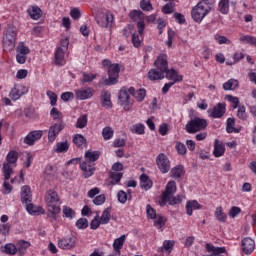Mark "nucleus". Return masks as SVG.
Segmentation results:
<instances>
[{
	"instance_id": "obj_1",
	"label": "nucleus",
	"mask_w": 256,
	"mask_h": 256,
	"mask_svg": "<svg viewBox=\"0 0 256 256\" xmlns=\"http://www.w3.org/2000/svg\"><path fill=\"white\" fill-rule=\"evenodd\" d=\"M213 9V2L211 0H201L191 10V17L195 23H201L204 17H207Z\"/></svg>"
},
{
	"instance_id": "obj_2",
	"label": "nucleus",
	"mask_w": 256,
	"mask_h": 256,
	"mask_svg": "<svg viewBox=\"0 0 256 256\" xmlns=\"http://www.w3.org/2000/svg\"><path fill=\"white\" fill-rule=\"evenodd\" d=\"M17 28L15 26H8L3 31L2 36V47L3 51L11 53L15 49V44L17 43Z\"/></svg>"
},
{
	"instance_id": "obj_3",
	"label": "nucleus",
	"mask_w": 256,
	"mask_h": 256,
	"mask_svg": "<svg viewBox=\"0 0 256 256\" xmlns=\"http://www.w3.org/2000/svg\"><path fill=\"white\" fill-rule=\"evenodd\" d=\"M207 119L195 117L189 120L185 126V130L190 134L193 135L195 133H199V131H205L207 129Z\"/></svg>"
},
{
	"instance_id": "obj_4",
	"label": "nucleus",
	"mask_w": 256,
	"mask_h": 256,
	"mask_svg": "<svg viewBox=\"0 0 256 256\" xmlns=\"http://www.w3.org/2000/svg\"><path fill=\"white\" fill-rule=\"evenodd\" d=\"M45 202L48 209H54V211H59V209H61V199H59L57 191L53 189L46 192Z\"/></svg>"
},
{
	"instance_id": "obj_5",
	"label": "nucleus",
	"mask_w": 256,
	"mask_h": 256,
	"mask_svg": "<svg viewBox=\"0 0 256 256\" xmlns=\"http://www.w3.org/2000/svg\"><path fill=\"white\" fill-rule=\"evenodd\" d=\"M95 21L102 29H107L109 27H113V23H115V16L111 12H106L104 14L96 15Z\"/></svg>"
},
{
	"instance_id": "obj_6",
	"label": "nucleus",
	"mask_w": 256,
	"mask_h": 256,
	"mask_svg": "<svg viewBox=\"0 0 256 256\" xmlns=\"http://www.w3.org/2000/svg\"><path fill=\"white\" fill-rule=\"evenodd\" d=\"M177 193V183L172 180L169 181L166 185L165 191L162 193L160 205L161 207H164V205H167L169 203V200Z\"/></svg>"
},
{
	"instance_id": "obj_7",
	"label": "nucleus",
	"mask_w": 256,
	"mask_h": 256,
	"mask_svg": "<svg viewBox=\"0 0 256 256\" xmlns=\"http://www.w3.org/2000/svg\"><path fill=\"white\" fill-rule=\"evenodd\" d=\"M76 245H77V236L73 234H69L58 240L59 249H64L65 251L75 249Z\"/></svg>"
},
{
	"instance_id": "obj_8",
	"label": "nucleus",
	"mask_w": 256,
	"mask_h": 256,
	"mask_svg": "<svg viewBox=\"0 0 256 256\" xmlns=\"http://www.w3.org/2000/svg\"><path fill=\"white\" fill-rule=\"evenodd\" d=\"M63 129H65V122L63 121L51 125L48 129V143H55Z\"/></svg>"
},
{
	"instance_id": "obj_9",
	"label": "nucleus",
	"mask_w": 256,
	"mask_h": 256,
	"mask_svg": "<svg viewBox=\"0 0 256 256\" xmlns=\"http://www.w3.org/2000/svg\"><path fill=\"white\" fill-rule=\"evenodd\" d=\"M156 164L159 171L163 174L169 173L171 170V161H169V157H167L165 153H160L157 155Z\"/></svg>"
},
{
	"instance_id": "obj_10",
	"label": "nucleus",
	"mask_w": 256,
	"mask_h": 256,
	"mask_svg": "<svg viewBox=\"0 0 256 256\" xmlns=\"http://www.w3.org/2000/svg\"><path fill=\"white\" fill-rule=\"evenodd\" d=\"M121 68L119 64H114L108 68V79L104 80V85H115L117 83V79H119V72Z\"/></svg>"
},
{
	"instance_id": "obj_11",
	"label": "nucleus",
	"mask_w": 256,
	"mask_h": 256,
	"mask_svg": "<svg viewBox=\"0 0 256 256\" xmlns=\"http://www.w3.org/2000/svg\"><path fill=\"white\" fill-rule=\"evenodd\" d=\"M43 137V130H33L29 132L23 139V143L25 145H29V147H33L37 141H39Z\"/></svg>"
},
{
	"instance_id": "obj_12",
	"label": "nucleus",
	"mask_w": 256,
	"mask_h": 256,
	"mask_svg": "<svg viewBox=\"0 0 256 256\" xmlns=\"http://www.w3.org/2000/svg\"><path fill=\"white\" fill-rule=\"evenodd\" d=\"M227 112V107L225 103H218L212 109H208L209 117L212 119H221L223 115Z\"/></svg>"
},
{
	"instance_id": "obj_13",
	"label": "nucleus",
	"mask_w": 256,
	"mask_h": 256,
	"mask_svg": "<svg viewBox=\"0 0 256 256\" xmlns=\"http://www.w3.org/2000/svg\"><path fill=\"white\" fill-rule=\"evenodd\" d=\"M118 99L124 111L131 110V104H129V89H127V87H122L120 89Z\"/></svg>"
},
{
	"instance_id": "obj_14",
	"label": "nucleus",
	"mask_w": 256,
	"mask_h": 256,
	"mask_svg": "<svg viewBox=\"0 0 256 256\" xmlns=\"http://www.w3.org/2000/svg\"><path fill=\"white\" fill-rule=\"evenodd\" d=\"M154 67H156V69L159 71L167 73V70L169 69V60L167 54H160L154 61Z\"/></svg>"
},
{
	"instance_id": "obj_15",
	"label": "nucleus",
	"mask_w": 256,
	"mask_h": 256,
	"mask_svg": "<svg viewBox=\"0 0 256 256\" xmlns=\"http://www.w3.org/2000/svg\"><path fill=\"white\" fill-rule=\"evenodd\" d=\"M75 95L76 99H78L79 101H85L87 99H91V97L95 95V90H93V88L91 87L80 88L75 90Z\"/></svg>"
},
{
	"instance_id": "obj_16",
	"label": "nucleus",
	"mask_w": 256,
	"mask_h": 256,
	"mask_svg": "<svg viewBox=\"0 0 256 256\" xmlns=\"http://www.w3.org/2000/svg\"><path fill=\"white\" fill-rule=\"evenodd\" d=\"M241 249L245 255H251L255 251V240L250 237H246L241 241Z\"/></svg>"
},
{
	"instance_id": "obj_17",
	"label": "nucleus",
	"mask_w": 256,
	"mask_h": 256,
	"mask_svg": "<svg viewBox=\"0 0 256 256\" xmlns=\"http://www.w3.org/2000/svg\"><path fill=\"white\" fill-rule=\"evenodd\" d=\"M27 14L33 21H39V18L43 17V10L37 5H31L27 9Z\"/></svg>"
},
{
	"instance_id": "obj_18",
	"label": "nucleus",
	"mask_w": 256,
	"mask_h": 256,
	"mask_svg": "<svg viewBox=\"0 0 256 256\" xmlns=\"http://www.w3.org/2000/svg\"><path fill=\"white\" fill-rule=\"evenodd\" d=\"M80 169L81 171H83L85 179H89V177H93V175L95 174V165L89 162L80 163Z\"/></svg>"
},
{
	"instance_id": "obj_19",
	"label": "nucleus",
	"mask_w": 256,
	"mask_h": 256,
	"mask_svg": "<svg viewBox=\"0 0 256 256\" xmlns=\"http://www.w3.org/2000/svg\"><path fill=\"white\" fill-rule=\"evenodd\" d=\"M130 95H132L138 103H142V101L145 100V97H147V90L145 88H140L137 91H135L134 87H130L128 89Z\"/></svg>"
},
{
	"instance_id": "obj_20",
	"label": "nucleus",
	"mask_w": 256,
	"mask_h": 256,
	"mask_svg": "<svg viewBox=\"0 0 256 256\" xmlns=\"http://www.w3.org/2000/svg\"><path fill=\"white\" fill-rule=\"evenodd\" d=\"M100 101L102 107L104 109H112L113 108V102H111V92L109 91H102L100 95Z\"/></svg>"
},
{
	"instance_id": "obj_21",
	"label": "nucleus",
	"mask_w": 256,
	"mask_h": 256,
	"mask_svg": "<svg viewBox=\"0 0 256 256\" xmlns=\"http://www.w3.org/2000/svg\"><path fill=\"white\" fill-rule=\"evenodd\" d=\"M165 77L169 79V81H172V83H181L183 81V76L179 75V72L175 69H167L165 72Z\"/></svg>"
},
{
	"instance_id": "obj_22",
	"label": "nucleus",
	"mask_w": 256,
	"mask_h": 256,
	"mask_svg": "<svg viewBox=\"0 0 256 256\" xmlns=\"http://www.w3.org/2000/svg\"><path fill=\"white\" fill-rule=\"evenodd\" d=\"M213 155L214 157H223L225 155V143L223 141L215 139Z\"/></svg>"
},
{
	"instance_id": "obj_23",
	"label": "nucleus",
	"mask_w": 256,
	"mask_h": 256,
	"mask_svg": "<svg viewBox=\"0 0 256 256\" xmlns=\"http://www.w3.org/2000/svg\"><path fill=\"white\" fill-rule=\"evenodd\" d=\"M125 241H127V235L123 234L119 238H116L112 244V247L117 253V255L121 256V249H123V245H125Z\"/></svg>"
},
{
	"instance_id": "obj_24",
	"label": "nucleus",
	"mask_w": 256,
	"mask_h": 256,
	"mask_svg": "<svg viewBox=\"0 0 256 256\" xmlns=\"http://www.w3.org/2000/svg\"><path fill=\"white\" fill-rule=\"evenodd\" d=\"M65 53H67L65 50H61L56 48V51L54 53V59H55V65L58 67H63L67 61L65 60Z\"/></svg>"
},
{
	"instance_id": "obj_25",
	"label": "nucleus",
	"mask_w": 256,
	"mask_h": 256,
	"mask_svg": "<svg viewBox=\"0 0 256 256\" xmlns=\"http://www.w3.org/2000/svg\"><path fill=\"white\" fill-rule=\"evenodd\" d=\"M148 79H150V81H161V79H165V72L158 68L151 69L148 72Z\"/></svg>"
},
{
	"instance_id": "obj_26",
	"label": "nucleus",
	"mask_w": 256,
	"mask_h": 256,
	"mask_svg": "<svg viewBox=\"0 0 256 256\" xmlns=\"http://www.w3.org/2000/svg\"><path fill=\"white\" fill-rule=\"evenodd\" d=\"M32 195H31V187L29 186H23L21 188V201L22 203H24L25 205H29V203H31L32 201Z\"/></svg>"
},
{
	"instance_id": "obj_27",
	"label": "nucleus",
	"mask_w": 256,
	"mask_h": 256,
	"mask_svg": "<svg viewBox=\"0 0 256 256\" xmlns=\"http://www.w3.org/2000/svg\"><path fill=\"white\" fill-rule=\"evenodd\" d=\"M201 209V204L197 200H190L186 202V214L191 217L193 211Z\"/></svg>"
},
{
	"instance_id": "obj_28",
	"label": "nucleus",
	"mask_w": 256,
	"mask_h": 256,
	"mask_svg": "<svg viewBox=\"0 0 256 256\" xmlns=\"http://www.w3.org/2000/svg\"><path fill=\"white\" fill-rule=\"evenodd\" d=\"M185 175V167L183 165H177L170 171V177L172 179H181Z\"/></svg>"
},
{
	"instance_id": "obj_29",
	"label": "nucleus",
	"mask_w": 256,
	"mask_h": 256,
	"mask_svg": "<svg viewBox=\"0 0 256 256\" xmlns=\"http://www.w3.org/2000/svg\"><path fill=\"white\" fill-rule=\"evenodd\" d=\"M26 211L29 213V215H44L45 209L40 206H35L33 203L26 204Z\"/></svg>"
},
{
	"instance_id": "obj_30",
	"label": "nucleus",
	"mask_w": 256,
	"mask_h": 256,
	"mask_svg": "<svg viewBox=\"0 0 256 256\" xmlns=\"http://www.w3.org/2000/svg\"><path fill=\"white\" fill-rule=\"evenodd\" d=\"M25 89L24 86H15L9 94V97L12 99V101H17L21 99V96L24 95L25 92L23 90Z\"/></svg>"
},
{
	"instance_id": "obj_31",
	"label": "nucleus",
	"mask_w": 256,
	"mask_h": 256,
	"mask_svg": "<svg viewBox=\"0 0 256 256\" xmlns=\"http://www.w3.org/2000/svg\"><path fill=\"white\" fill-rule=\"evenodd\" d=\"M72 142L78 149H84V147H87V139L84 138L82 134H75Z\"/></svg>"
},
{
	"instance_id": "obj_32",
	"label": "nucleus",
	"mask_w": 256,
	"mask_h": 256,
	"mask_svg": "<svg viewBox=\"0 0 256 256\" xmlns=\"http://www.w3.org/2000/svg\"><path fill=\"white\" fill-rule=\"evenodd\" d=\"M140 187L144 191H149V189H151V187H153V181H151V179H149V176L147 174H142L140 176Z\"/></svg>"
},
{
	"instance_id": "obj_33",
	"label": "nucleus",
	"mask_w": 256,
	"mask_h": 256,
	"mask_svg": "<svg viewBox=\"0 0 256 256\" xmlns=\"http://www.w3.org/2000/svg\"><path fill=\"white\" fill-rule=\"evenodd\" d=\"M0 251L5 253V255H17V245L13 243H7L4 246H1Z\"/></svg>"
},
{
	"instance_id": "obj_34",
	"label": "nucleus",
	"mask_w": 256,
	"mask_h": 256,
	"mask_svg": "<svg viewBox=\"0 0 256 256\" xmlns=\"http://www.w3.org/2000/svg\"><path fill=\"white\" fill-rule=\"evenodd\" d=\"M99 157H101L100 151L88 150L85 152V159L87 163H95V161L99 160Z\"/></svg>"
},
{
	"instance_id": "obj_35",
	"label": "nucleus",
	"mask_w": 256,
	"mask_h": 256,
	"mask_svg": "<svg viewBox=\"0 0 256 256\" xmlns=\"http://www.w3.org/2000/svg\"><path fill=\"white\" fill-rule=\"evenodd\" d=\"M69 142L66 140L64 142H58L53 147L54 153H67L69 151Z\"/></svg>"
},
{
	"instance_id": "obj_36",
	"label": "nucleus",
	"mask_w": 256,
	"mask_h": 256,
	"mask_svg": "<svg viewBox=\"0 0 256 256\" xmlns=\"http://www.w3.org/2000/svg\"><path fill=\"white\" fill-rule=\"evenodd\" d=\"M31 247V242L25 240H19L16 243V249L20 255H25V251Z\"/></svg>"
},
{
	"instance_id": "obj_37",
	"label": "nucleus",
	"mask_w": 256,
	"mask_h": 256,
	"mask_svg": "<svg viewBox=\"0 0 256 256\" xmlns=\"http://www.w3.org/2000/svg\"><path fill=\"white\" fill-rule=\"evenodd\" d=\"M131 197V190H128V194L124 190H119L117 193V199L122 205H125L128 200L131 201Z\"/></svg>"
},
{
	"instance_id": "obj_38",
	"label": "nucleus",
	"mask_w": 256,
	"mask_h": 256,
	"mask_svg": "<svg viewBox=\"0 0 256 256\" xmlns=\"http://www.w3.org/2000/svg\"><path fill=\"white\" fill-rule=\"evenodd\" d=\"M59 213H61V209L57 211L55 209L48 208L47 221H49V223H51L54 227L57 223V215H59Z\"/></svg>"
},
{
	"instance_id": "obj_39",
	"label": "nucleus",
	"mask_w": 256,
	"mask_h": 256,
	"mask_svg": "<svg viewBox=\"0 0 256 256\" xmlns=\"http://www.w3.org/2000/svg\"><path fill=\"white\" fill-rule=\"evenodd\" d=\"M215 218L219 223H227V214L223 211V207L218 206L214 212Z\"/></svg>"
},
{
	"instance_id": "obj_40",
	"label": "nucleus",
	"mask_w": 256,
	"mask_h": 256,
	"mask_svg": "<svg viewBox=\"0 0 256 256\" xmlns=\"http://www.w3.org/2000/svg\"><path fill=\"white\" fill-rule=\"evenodd\" d=\"M227 133H241V129L235 128V118H228L226 121Z\"/></svg>"
},
{
	"instance_id": "obj_41",
	"label": "nucleus",
	"mask_w": 256,
	"mask_h": 256,
	"mask_svg": "<svg viewBox=\"0 0 256 256\" xmlns=\"http://www.w3.org/2000/svg\"><path fill=\"white\" fill-rule=\"evenodd\" d=\"M239 87V80L229 79L223 84L224 91H235Z\"/></svg>"
},
{
	"instance_id": "obj_42",
	"label": "nucleus",
	"mask_w": 256,
	"mask_h": 256,
	"mask_svg": "<svg viewBox=\"0 0 256 256\" xmlns=\"http://www.w3.org/2000/svg\"><path fill=\"white\" fill-rule=\"evenodd\" d=\"M240 43H243L244 45H252L253 47H256V37L251 35H242L239 38Z\"/></svg>"
},
{
	"instance_id": "obj_43",
	"label": "nucleus",
	"mask_w": 256,
	"mask_h": 256,
	"mask_svg": "<svg viewBox=\"0 0 256 256\" xmlns=\"http://www.w3.org/2000/svg\"><path fill=\"white\" fill-rule=\"evenodd\" d=\"M109 178L111 179L110 185H118V183H121V179H123V173L122 172H110Z\"/></svg>"
},
{
	"instance_id": "obj_44",
	"label": "nucleus",
	"mask_w": 256,
	"mask_h": 256,
	"mask_svg": "<svg viewBox=\"0 0 256 256\" xmlns=\"http://www.w3.org/2000/svg\"><path fill=\"white\" fill-rule=\"evenodd\" d=\"M218 11L222 15H229V0H220L218 3Z\"/></svg>"
},
{
	"instance_id": "obj_45",
	"label": "nucleus",
	"mask_w": 256,
	"mask_h": 256,
	"mask_svg": "<svg viewBox=\"0 0 256 256\" xmlns=\"http://www.w3.org/2000/svg\"><path fill=\"white\" fill-rule=\"evenodd\" d=\"M2 171H3L4 181H9V179H11V175H13V168L11 167V164L4 163Z\"/></svg>"
},
{
	"instance_id": "obj_46",
	"label": "nucleus",
	"mask_w": 256,
	"mask_h": 256,
	"mask_svg": "<svg viewBox=\"0 0 256 256\" xmlns=\"http://www.w3.org/2000/svg\"><path fill=\"white\" fill-rule=\"evenodd\" d=\"M102 225H108L109 221H111V208H106L103 212L101 217H99Z\"/></svg>"
},
{
	"instance_id": "obj_47",
	"label": "nucleus",
	"mask_w": 256,
	"mask_h": 256,
	"mask_svg": "<svg viewBox=\"0 0 256 256\" xmlns=\"http://www.w3.org/2000/svg\"><path fill=\"white\" fill-rule=\"evenodd\" d=\"M113 135H115V131L111 126H106L102 130V137L104 141H109L110 139H113Z\"/></svg>"
},
{
	"instance_id": "obj_48",
	"label": "nucleus",
	"mask_w": 256,
	"mask_h": 256,
	"mask_svg": "<svg viewBox=\"0 0 256 256\" xmlns=\"http://www.w3.org/2000/svg\"><path fill=\"white\" fill-rule=\"evenodd\" d=\"M62 213L63 217H66V219H75L76 212L71 207L63 206Z\"/></svg>"
},
{
	"instance_id": "obj_49",
	"label": "nucleus",
	"mask_w": 256,
	"mask_h": 256,
	"mask_svg": "<svg viewBox=\"0 0 256 256\" xmlns=\"http://www.w3.org/2000/svg\"><path fill=\"white\" fill-rule=\"evenodd\" d=\"M175 12V2H168L162 7V13L164 15H171V13Z\"/></svg>"
},
{
	"instance_id": "obj_50",
	"label": "nucleus",
	"mask_w": 256,
	"mask_h": 256,
	"mask_svg": "<svg viewBox=\"0 0 256 256\" xmlns=\"http://www.w3.org/2000/svg\"><path fill=\"white\" fill-rule=\"evenodd\" d=\"M131 133H134V135H145V125L141 123L134 124L131 128Z\"/></svg>"
},
{
	"instance_id": "obj_51",
	"label": "nucleus",
	"mask_w": 256,
	"mask_h": 256,
	"mask_svg": "<svg viewBox=\"0 0 256 256\" xmlns=\"http://www.w3.org/2000/svg\"><path fill=\"white\" fill-rule=\"evenodd\" d=\"M19 159V153L15 150L10 151L6 156V161L10 165L13 163H17V160Z\"/></svg>"
},
{
	"instance_id": "obj_52",
	"label": "nucleus",
	"mask_w": 256,
	"mask_h": 256,
	"mask_svg": "<svg viewBox=\"0 0 256 256\" xmlns=\"http://www.w3.org/2000/svg\"><path fill=\"white\" fill-rule=\"evenodd\" d=\"M82 77L81 83H93L97 79V74L83 72Z\"/></svg>"
},
{
	"instance_id": "obj_53",
	"label": "nucleus",
	"mask_w": 256,
	"mask_h": 256,
	"mask_svg": "<svg viewBox=\"0 0 256 256\" xmlns=\"http://www.w3.org/2000/svg\"><path fill=\"white\" fill-rule=\"evenodd\" d=\"M131 21H143V12L141 10H132L129 13Z\"/></svg>"
},
{
	"instance_id": "obj_54",
	"label": "nucleus",
	"mask_w": 256,
	"mask_h": 256,
	"mask_svg": "<svg viewBox=\"0 0 256 256\" xmlns=\"http://www.w3.org/2000/svg\"><path fill=\"white\" fill-rule=\"evenodd\" d=\"M89 119L87 118V115H82L77 119L76 122V129H85L87 127Z\"/></svg>"
},
{
	"instance_id": "obj_55",
	"label": "nucleus",
	"mask_w": 256,
	"mask_h": 256,
	"mask_svg": "<svg viewBox=\"0 0 256 256\" xmlns=\"http://www.w3.org/2000/svg\"><path fill=\"white\" fill-rule=\"evenodd\" d=\"M16 52L20 55H25L27 57V55H29V53H31V50L29 49V47L25 46V43L20 42Z\"/></svg>"
},
{
	"instance_id": "obj_56",
	"label": "nucleus",
	"mask_w": 256,
	"mask_h": 256,
	"mask_svg": "<svg viewBox=\"0 0 256 256\" xmlns=\"http://www.w3.org/2000/svg\"><path fill=\"white\" fill-rule=\"evenodd\" d=\"M237 117L238 119H241V121H247V108H245V105H240L238 107Z\"/></svg>"
},
{
	"instance_id": "obj_57",
	"label": "nucleus",
	"mask_w": 256,
	"mask_h": 256,
	"mask_svg": "<svg viewBox=\"0 0 256 256\" xmlns=\"http://www.w3.org/2000/svg\"><path fill=\"white\" fill-rule=\"evenodd\" d=\"M165 223H167V218L158 215L156 216V220L154 221V227H157V229H162V227H165Z\"/></svg>"
},
{
	"instance_id": "obj_58",
	"label": "nucleus",
	"mask_w": 256,
	"mask_h": 256,
	"mask_svg": "<svg viewBox=\"0 0 256 256\" xmlns=\"http://www.w3.org/2000/svg\"><path fill=\"white\" fill-rule=\"evenodd\" d=\"M50 117H52V119H54V121H61V119H63V113H61V111H59V109L53 107L50 110Z\"/></svg>"
},
{
	"instance_id": "obj_59",
	"label": "nucleus",
	"mask_w": 256,
	"mask_h": 256,
	"mask_svg": "<svg viewBox=\"0 0 256 256\" xmlns=\"http://www.w3.org/2000/svg\"><path fill=\"white\" fill-rule=\"evenodd\" d=\"M75 226L79 230L87 229V227H89V220H87L86 218H80L76 221Z\"/></svg>"
},
{
	"instance_id": "obj_60",
	"label": "nucleus",
	"mask_w": 256,
	"mask_h": 256,
	"mask_svg": "<svg viewBox=\"0 0 256 256\" xmlns=\"http://www.w3.org/2000/svg\"><path fill=\"white\" fill-rule=\"evenodd\" d=\"M46 95H47L48 99L50 100V105L52 107H55V105H57V99H58L57 94L51 90H48V91H46Z\"/></svg>"
},
{
	"instance_id": "obj_61",
	"label": "nucleus",
	"mask_w": 256,
	"mask_h": 256,
	"mask_svg": "<svg viewBox=\"0 0 256 256\" xmlns=\"http://www.w3.org/2000/svg\"><path fill=\"white\" fill-rule=\"evenodd\" d=\"M175 150L178 155H187V146H185L183 142H176Z\"/></svg>"
},
{
	"instance_id": "obj_62",
	"label": "nucleus",
	"mask_w": 256,
	"mask_h": 256,
	"mask_svg": "<svg viewBox=\"0 0 256 256\" xmlns=\"http://www.w3.org/2000/svg\"><path fill=\"white\" fill-rule=\"evenodd\" d=\"M24 115L27 119H37V112H35V108L29 107L24 110Z\"/></svg>"
},
{
	"instance_id": "obj_63",
	"label": "nucleus",
	"mask_w": 256,
	"mask_h": 256,
	"mask_svg": "<svg viewBox=\"0 0 256 256\" xmlns=\"http://www.w3.org/2000/svg\"><path fill=\"white\" fill-rule=\"evenodd\" d=\"M140 9H142V11H153L151 0H141Z\"/></svg>"
},
{
	"instance_id": "obj_64",
	"label": "nucleus",
	"mask_w": 256,
	"mask_h": 256,
	"mask_svg": "<svg viewBox=\"0 0 256 256\" xmlns=\"http://www.w3.org/2000/svg\"><path fill=\"white\" fill-rule=\"evenodd\" d=\"M141 35L137 34V33H133L132 34V45H134V47H136V49H139V47H141V43L143 42V40H141Z\"/></svg>"
}]
</instances>
